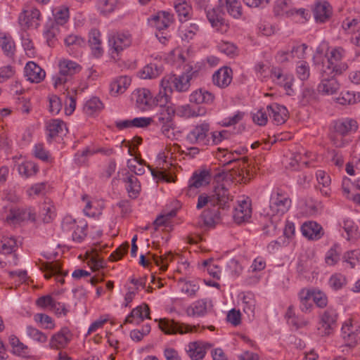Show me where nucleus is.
<instances>
[{
  "mask_svg": "<svg viewBox=\"0 0 360 360\" xmlns=\"http://www.w3.org/2000/svg\"><path fill=\"white\" fill-rule=\"evenodd\" d=\"M197 71L186 70L180 75L169 74L160 81V89L156 95V101L159 105H165L171 101V94L174 91L184 93L191 87V80L197 76Z\"/></svg>",
  "mask_w": 360,
  "mask_h": 360,
  "instance_id": "nucleus-1",
  "label": "nucleus"
},
{
  "mask_svg": "<svg viewBox=\"0 0 360 360\" xmlns=\"http://www.w3.org/2000/svg\"><path fill=\"white\" fill-rule=\"evenodd\" d=\"M290 206L291 200L286 193L277 191L271 194L269 207L264 212L274 228L276 227L281 217L289 210Z\"/></svg>",
  "mask_w": 360,
  "mask_h": 360,
  "instance_id": "nucleus-2",
  "label": "nucleus"
},
{
  "mask_svg": "<svg viewBox=\"0 0 360 360\" xmlns=\"http://www.w3.org/2000/svg\"><path fill=\"white\" fill-rule=\"evenodd\" d=\"M59 72L53 77V85L56 88L65 85L72 80V77L82 70V66L77 63L63 59L58 64Z\"/></svg>",
  "mask_w": 360,
  "mask_h": 360,
  "instance_id": "nucleus-3",
  "label": "nucleus"
},
{
  "mask_svg": "<svg viewBox=\"0 0 360 360\" xmlns=\"http://www.w3.org/2000/svg\"><path fill=\"white\" fill-rule=\"evenodd\" d=\"M328 63L322 65L321 68H329L336 74H342L348 68L347 64L342 62L345 58L346 51L341 46L332 47L326 53Z\"/></svg>",
  "mask_w": 360,
  "mask_h": 360,
  "instance_id": "nucleus-4",
  "label": "nucleus"
},
{
  "mask_svg": "<svg viewBox=\"0 0 360 360\" xmlns=\"http://www.w3.org/2000/svg\"><path fill=\"white\" fill-rule=\"evenodd\" d=\"M6 223L10 226H16L25 221L35 220V213L30 207H11L8 212L3 215Z\"/></svg>",
  "mask_w": 360,
  "mask_h": 360,
  "instance_id": "nucleus-5",
  "label": "nucleus"
},
{
  "mask_svg": "<svg viewBox=\"0 0 360 360\" xmlns=\"http://www.w3.org/2000/svg\"><path fill=\"white\" fill-rule=\"evenodd\" d=\"M338 74L330 70L329 68H321L320 79L318 91L322 94L332 95L340 89V84L335 78Z\"/></svg>",
  "mask_w": 360,
  "mask_h": 360,
  "instance_id": "nucleus-6",
  "label": "nucleus"
},
{
  "mask_svg": "<svg viewBox=\"0 0 360 360\" xmlns=\"http://www.w3.org/2000/svg\"><path fill=\"white\" fill-rule=\"evenodd\" d=\"M159 327L165 334H186L198 332L199 326H191L189 324L175 321L173 319H162L159 321Z\"/></svg>",
  "mask_w": 360,
  "mask_h": 360,
  "instance_id": "nucleus-7",
  "label": "nucleus"
},
{
  "mask_svg": "<svg viewBox=\"0 0 360 360\" xmlns=\"http://www.w3.org/2000/svg\"><path fill=\"white\" fill-rule=\"evenodd\" d=\"M151 25L154 26L159 33H156V37L161 43H165L167 40V36H164L162 30L167 29L174 22V15L167 11H159L153 15L149 20Z\"/></svg>",
  "mask_w": 360,
  "mask_h": 360,
  "instance_id": "nucleus-8",
  "label": "nucleus"
},
{
  "mask_svg": "<svg viewBox=\"0 0 360 360\" xmlns=\"http://www.w3.org/2000/svg\"><path fill=\"white\" fill-rule=\"evenodd\" d=\"M131 99L141 110H148L154 105H159L156 101V96L153 98L150 91L146 88L135 89L131 94Z\"/></svg>",
  "mask_w": 360,
  "mask_h": 360,
  "instance_id": "nucleus-9",
  "label": "nucleus"
},
{
  "mask_svg": "<svg viewBox=\"0 0 360 360\" xmlns=\"http://www.w3.org/2000/svg\"><path fill=\"white\" fill-rule=\"evenodd\" d=\"M210 124L206 122L195 125L186 135V140L192 144L207 145Z\"/></svg>",
  "mask_w": 360,
  "mask_h": 360,
  "instance_id": "nucleus-10",
  "label": "nucleus"
},
{
  "mask_svg": "<svg viewBox=\"0 0 360 360\" xmlns=\"http://www.w3.org/2000/svg\"><path fill=\"white\" fill-rule=\"evenodd\" d=\"M72 338V333L68 327L62 328L53 334L49 342V347L52 349H63L68 347Z\"/></svg>",
  "mask_w": 360,
  "mask_h": 360,
  "instance_id": "nucleus-11",
  "label": "nucleus"
},
{
  "mask_svg": "<svg viewBox=\"0 0 360 360\" xmlns=\"http://www.w3.org/2000/svg\"><path fill=\"white\" fill-rule=\"evenodd\" d=\"M211 205L219 206V208L224 209L229 207V203L233 200V196L229 191L223 184L217 185L211 195Z\"/></svg>",
  "mask_w": 360,
  "mask_h": 360,
  "instance_id": "nucleus-12",
  "label": "nucleus"
},
{
  "mask_svg": "<svg viewBox=\"0 0 360 360\" xmlns=\"http://www.w3.org/2000/svg\"><path fill=\"white\" fill-rule=\"evenodd\" d=\"M86 225H78L75 219L65 217L62 224V228L65 231H71L72 240L77 243H81L86 236Z\"/></svg>",
  "mask_w": 360,
  "mask_h": 360,
  "instance_id": "nucleus-13",
  "label": "nucleus"
},
{
  "mask_svg": "<svg viewBox=\"0 0 360 360\" xmlns=\"http://www.w3.org/2000/svg\"><path fill=\"white\" fill-rule=\"evenodd\" d=\"M131 36L129 33L115 32L112 34L108 39L110 46L117 53H120L124 49L130 46L131 44Z\"/></svg>",
  "mask_w": 360,
  "mask_h": 360,
  "instance_id": "nucleus-14",
  "label": "nucleus"
},
{
  "mask_svg": "<svg viewBox=\"0 0 360 360\" xmlns=\"http://www.w3.org/2000/svg\"><path fill=\"white\" fill-rule=\"evenodd\" d=\"M337 319V314L333 309H326L321 316L319 330L321 335L330 334L333 329Z\"/></svg>",
  "mask_w": 360,
  "mask_h": 360,
  "instance_id": "nucleus-15",
  "label": "nucleus"
},
{
  "mask_svg": "<svg viewBox=\"0 0 360 360\" xmlns=\"http://www.w3.org/2000/svg\"><path fill=\"white\" fill-rule=\"evenodd\" d=\"M175 113L181 118L191 119L204 116L207 113V110L202 106L184 104L175 108Z\"/></svg>",
  "mask_w": 360,
  "mask_h": 360,
  "instance_id": "nucleus-16",
  "label": "nucleus"
},
{
  "mask_svg": "<svg viewBox=\"0 0 360 360\" xmlns=\"http://www.w3.org/2000/svg\"><path fill=\"white\" fill-rule=\"evenodd\" d=\"M212 346L208 342L195 341L188 343L186 351L192 360H202L205 356L207 349L212 347Z\"/></svg>",
  "mask_w": 360,
  "mask_h": 360,
  "instance_id": "nucleus-17",
  "label": "nucleus"
},
{
  "mask_svg": "<svg viewBox=\"0 0 360 360\" xmlns=\"http://www.w3.org/2000/svg\"><path fill=\"white\" fill-rule=\"evenodd\" d=\"M233 79V70L224 66L214 72L212 75L214 85L221 89H225L230 85Z\"/></svg>",
  "mask_w": 360,
  "mask_h": 360,
  "instance_id": "nucleus-18",
  "label": "nucleus"
},
{
  "mask_svg": "<svg viewBox=\"0 0 360 360\" xmlns=\"http://www.w3.org/2000/svg\"><path fill=\"white\" fill-rule=\"evenodd\" d=\"M266 111L270 118L272 119V121L276 125L284 124L288 118V111L287 108L276 103L267 105Z\"/></svg>",
  "mask_w": 360,
  "mask_h": 360,
  "instance_id": "nucleus-19",
  "label": "nucleus"
},
{
  "mask_svg": "<svg viewBox=\"0 0 360 360\" xmlns=\"http://www.w3.org/2000/svg\"><path fill=\"white\" fill-rule=\"evenodd\" d=\"M212 301L205 298L200 299L191 304L186 310L188 316H203L212 308Z\"/></svg>",
  "mask_w": 360,
  "mask_h": 360,
  "instance_id": "nucleus-20",
  "label": "nucleus"
},
{
  "mask_svg": "<svg viewBox=\"0 0 360 360\" xmlns=\"http://www.w3.org/2000/svg\"><path fill=\"white\" fill-rule=\"evenodd\" d=\"M41 13L36 8L24 11L19 16V22L22 26L25 27H34L37 28L39 25Z\"/></svg>",
  "mask_w": 360,
  "mask_h": 360,
  "instance_id": "nucleus-21",
  "label": "nucleus"
},
{
  "mask_svg": "<svg viewBox=\"0 0 360 360\" xmlns=\"http://www.w3.org/2000/svg\"><path fill=\"white\" fill-rule=\"evenodd\" d=\"M25 76L30 82L39 83L44 79L46 72L36 63L29 61L25 67Z\"/></svg>",
  "mask_w": 360,
  "mask_h": 360,
  "instance_id": "nucleus-22",
  "label": "nucleus"
},
{
  "mask_svg": "<svg viewBox=\"0 0 360 360\" xmlns=\"http://www.w3.org/2000/svg\"><path fill=\"white\" fill-rule=\"evenodd\" d=\"M358 129L357 122L352 118H343L334 122L333 129L339 134L347 136L349 134L355 132Z\"/></svg>",
  "mask_w": 360,
  "mask_h": 360,
  "instance_id": "nucleus-23",
  "label": "nucleus"
},
{
  "mask_svg": "<svg viewBox=\"0 0 360 360\" xmlns=\"http://www.w3.org/2000/svg\"><path fill=\"white\" fill-rule=\"evenodd\" d=\"M313 13L317 22H325L329 20L332 15V6L328 1L316 2Z\"/></svg>",
  "mask_w": 360,
  "mask_h": 360,
  "instance_id": "nucleus-24",
  "label": "nucleus"
},
{
  "mask_svg": "<svg viewBox=\"0 0 360 360\" xmlns=\"http://www.w3.org/2000/svg\"><path fill=\"white\" fill-rule=\"evenodd\" d=\"M214 98L213 94L203 89H196L189 96L190 103L197 105L196 106H200V104H212Z\"/></svg>",
  "mask_w": 360,
  "mask_h": 360,
  "instance_id": "nucleus-25",
  "label": "nucleus"
},
{
  "mask_svg": "<svg viewBox=\"0 0 360 360\" xmlns=\"http://www.w3.org/2000/svg\"><path fill=\"white\" fill-rule=\"evenodd\" d=\"M158 106L160 108V110L154 117V120L153 121L158 127L173 120V117L175 114V108L171 102L165 105Z\"/></svg>",
  "mask_w": 360,
  "mask_h": 360,
  "instance_id": "nucleus-26",
  "label": "nucleus"
},
{
  "mask_svg": "<svg viewBox=\"0 0 360 360\" xmlns=\"http://www.w3.org/2000/svg\"><path fill=\"white\" fill-rule=\"evenodd\" d=\"M131 78L127 76H119L114 78L110 84V94L112 96H117L126 91L131 84Z\"/></svg>",
  "mask_w": 360,
  "mask_h": 360,
  "instance_id": "nucleus-27",
  "label": "nucleus"
},
{
  "mask_svg": "<svg viewBox=\"0 0 360 360\" xmlns=\"http://www.w3.org/2000/svg\"><path fill=\"white\" fill-rule=\"evenodd\" d=\"M252 215L251 204L249 201L242 200L235 208L233 219L236 223L241 224L247 221Z\"/></svg>",
  "mask_w": 360,
  "mask_h": 360,
  "instance_id": "nucleus-28",
  "label": "nucleus"
},
{
  "mask_svg": "<svg viewBox=\"0 0 360 360\" xmlns=\"http://www.w3.org/2000/svg\"><path fill=\"white\" fill-rule=\"evenodd\" d=\"M207 18L211 25L218 31H224L227 25L223 18V13L219 8H213L207 11Z\"/></svg>",
  "mask_w": 360,
  "mask_h": 360,
  "instance_id": "nucleus-29",
  "label": "nucleus"
},
{
  "mask_svg": "<svg viewBox=\"0 0 360 360\" xmlns=\"http://www.w3.org/2000/svg\"><path fill=\"white\" fill-rule=\"evenodd\" d=\"M302 234L311 240L320 239L323 235V229L315 221H308L302 224L301 227Z\"/></svg>",
  "mask_w": 360,
  "mask_h": 360,
  "instance_id": "nucleus-30",
  "label": "nucleus"
},
{
  "mask_svg": "<svg viewBox=\"0 0 360 360\" xmlns=\"http://www.w3.org/2000/svg\"><path fill=\"white\" fill-rule=\"evenodd\" d=\"M145 318L150 319V308L148 304H143V305L139 306L134 308L131 313L125 318L124 324L132 323L134 322V319H138L136 323H139Z\"/></svg>",
  "mask_w": 360,
  "mask_h": 360,
  "instance_id": "nucleus-31",
  "label": "nucleus"
},
{
  "mask_svg": "<svg viewBox=\"0 0 360 360\" xmlns=\"http://www.w3.org/2000/svg\"><path fill=\"white\" fill-rule=\"evenodd\" d=\"M342 335L347 347H354L356 345L358 337L350 320L343 324L342 327Z\"/></svg>",
  "mask_w": 360,
  "mask_h": 360,
  "instance_id": "nucleus-32",
  "label": "nucleus"
},
{
  "mask_svg": "<svg viewBox=\"0 0 360 360\" xmlns=\"http://www.w3.org/2000/svg\"><path fill=\"white\" fill-rule=\"evenodd\" d=\"M101 34L98 30L92 29L89 32V44L91 49L92 53L96 57H100L103 53L102 48Z\"/></svg>",
  "mask_w": 360,
  "mask_h": 360,
  "instance_id": "nucleus-33",
  "label": "nucleus"
},
{
  "mask_svg": "<svg viewBox=\"0 0 360 360\" xmlns=\"http://www.w3.org/2000/svg\"><path fill=\"white\" fill-rule=\"evenodd\" d=\"M0 47L8 58L13 60L16 47L13 39L10 35L0 34Z\"/></svg>",
  "mask_w": 360,
  "mask_h": 360,
  "instance_id": "nucleus-34",
  "label": "nucleus"
},
{
  "mask_svg": "<svg viewBox=\"0 0 360 360\" xmlns=\"http://www.w3.org/2000/svg\"><path fill=\"white\" fill-rule=\"evenodd\" d=\"M163 71V68L157 63H150L145 65L139 72V75L143 79H152L159 77Z\"/></svg>",
  "mask_w": 360,
  "mask_h": 360,
  "instance_id": "nucleus-35",
  "label": "nucleus"
},
{
  "mask_svg": "<svg viewBox=\"0 0 360 360\" xmlns=\"http://www.w3.org/2000/svg\"><path fill=\"white\" fill-rule=\"evenodd\" d=\"M174 8L179 20L183 23L191 18L192 7L186 0H176Z\"/></svg>",
  "mask_w": 360,
  "mask_h": 360,
  "instance_id": "nucleus-36",
  "label": "nucleus"
},
{
  "mask_svg": "<svg viewBox=\"0 0 360 360\" xmlns=\"http://www.w3.org/2000/svg\"><path fill=\"white\" fill-rule=\"evenodd\" d=\"M124 182L125 183V187L129 196L131 198H136L141 191V184L137 177L127 173L124 179Z\"/></svg>",
  "mask_w": 360,
  "mask_h": 360,
  "instance_id": "nucleus-37",
  "label": "nucleus"
},
{
  "mask_svg": "<svg viewBox=\"0 0 360 360\" xmlns=\"http://www.w3.org/2000/svg\"><path fill=\"white\" fill-rule=\"evenodd\" d=\"M219 209L217 207H208L202 212L200 217L205 226H213L215 224L218 223L220 220Z\"/></svg>",
  "mask_w": 360,
  "mask_h": 360,
  "instance_id": "nucleus-38",
  "label": "nucleus"
},
{
  "mask_svg": "<svg viewBox=\"0 0 360 360\" xmlns=\"http://www.w3.org/2000/svg\"><path fill=\"white\" fill-rule=\"evenodd\" d=\"M209 184V174L206 171L200 172L199 174L194 173L188 182V190L191 192L192 190L206 186Z\"/></svg>",
  "mask_w": 360,
  "mask_h": 360,
  "instance_id": "nucleus-39",
  "label": "nucleus"
},
{
  "mask_svg": "<svg viewBox=\"0 0 360 360\" xmlns=\"http://www.w3.org/2000/svg\"><path fill=\"white\" fill-rule=\"evenodd\" d=\"M316 179L319 186V189L323 195L328 196L330 194V176L323 170H317L316 172Z\"/></svg>",
  "mask_w": 360,
  "mask_h": 360,
  "instance_id": "nucleus-40",
  "label": "nucleus"
},
{
  "mask_svg": "<svg viewBox=\"0 0 360 360\" xmlns=\"http://www.w3.org/2000/svg\"><path fill=\"white\" fill-rule=\"evenodd\" d=\"M292 2L290 0H276L274 6V13L276 16H292Z\"/></svg>",
  "mask_w": 360,
  "mask_h": 360,
  "instance_id": "nucleus-41",
  "label": "nucleus"
},
{
  "mask_svg": "<svg viewBox=\"0 0 360 360\" xmlns=\"http://www.w3.org/2000/svg\"><path fill=\"white\" fill-rule=\"evenodd\" d=\"M54 21L51 24L58 27L59 25H65L70 18L69 8L65 6H60L53 11Z\"/></svg>",
  "mask_w": 360,
  "mask_h": 360,
  "instance_id": "nucleus-42",
  "label": "nucleus"
},
{
  "mask_svg": "<svg viewBox=\"0 0 360 360\" xmlns=\"http://www.w3.org/2000/svg\"><path fill=\"white\" fill-rule=\"evenodd\" d=\"M341 27L346 34L354 35L360 31V17H347L342 22Z\"/></svg>",
  "mask_w": 360,
  "mask_h": 360,
  "instance_id": "nucleus-43",
  "label": "nucleus"
},
{
  "mask_svg": "<svg viewBox=\"0 0 360 360\" xmlns=\"http://www.w3.org/2000/svg\"><path fill=\"white\" fill-rule=\"evenodd\" d=\"M222 6H225L227 12L234 18L238 19L242 16V7L239 0H219Z\"/></svg>",
  "mask_w": 360,
  "mask_h": 360,
  "instance_id": "nucleus-44",
  "label": "nucleus"
},
{
  "mask_svg": "<svg viewBox=\"0 0 360 360\" xmlns=\"http://www.w3.org/2000/svg\"><path fill=\"white\" fill-rule=\"evenodd\" d=\"M336 101L340 105H353L360 102V93L354 91H343L336 98Z\"/></svg>",
  "mask_w": 360,
  "mask_h": 360,
  "instance_id": "nucleus-45",
  "label": "nucleus"
},
{
  "mask_svg": "<svg viewBox=\"0 0 360 360\" xmlns=\"http://www.w3.org/2000/svg\"><path fill=\"white\" fill-rule=\"evenodd\" d=\"M198 31L199 26L198 24L194 22L189 24H184L183 22L179 27V32L182 40L187 41L193 39Z\"/></svg>",
  "mask_w": 360,
  "mask_h": 360,
  "instance_id": "nucleus-46",
  "label": "nucleus"
},
{
  "mask_svg": "<svg viewBox=\"0 0 360 360\" xmlns=\"http://www.w3.org/2000/svg\"><path fill=\"white\" fill-rule=\"evenodd\" d=\"M103 105L100 99L97 97H93L86 102L83 110L87 115H94L103 109Z\"/></svg>",
  "mask_w": 360,
  "mask_h": 360,
  "instance_id": "nucleus-47",
  "label": "nucleus"
},
{
  "mask_svg": "<svg viewBox=\"0 0 360 360\" xmlns=\"http://www.w3.org/2000/svg\"><path fill=\"white\" fill-rule=\"evenodd\" d=\"M298 295L300 302V308L301 311L304 313L311 311L313 308V304L310 302L311 300V290L303 288L300 291Z\"/></svg>",
  "mask_w": 360,
  "mask_h": 360,
  "instance_id": "nucleus-48",
  "label": "nucleus"
},
{
  "mask_svg": "<svg viewBox=\"0 0 360 360\" xmlns=\"http://www.w3.org/2000/svg\"><path fill=\"white\" fill-rule=\"evenodd\" d=\"M19 174L26 178L35 175L39 167L37 165L32 161H26L20 164L18 167Z\"/></svg>",
  "mask_w": 360,
  "mask_h": 360,
  "instance_id": "nucleus-49",
  "label": "nucleus"
},
{
  "mask_svg": "<svg viewBox=\"0 0 360 360\" xmlns=\"http://www.w3.org/2000/svg\"><path fill=\"white\" fill-rule=\"evenodd\" d=\"M341 250L338 244H334L326 252L325 262L328 266H334L340 259Z\"/></svg>",
  "mask_w": 360,
  "mask_h": 360,
  "instance_id": "nucleus-50",
  "label": "nucleus"
},
{
  "mask_svg": "<svg viewBox=\"0 0 360 360\" xmlns=\"http://www.w3.org/2000/svg\"><path fill=\"white\" fill-rule=\"evenodd\" d=\"M65 127V123L59 120H53L47 124L48 137L53 139L63 133V128Z\"/></svg>",
  "mask_w": 360,
  "mask_h": 360,
  "instance_id": "nucleus-51",
  "label": "nucleus"
},
{
  "mask_svg": "<svg viewBox=\"0 0 360 360\" xmlns=\"http://www.w3.org/2000/svg\"><path fill=\"white\" fill-rule=\"evenodd\" d=\"M17 249V241L14 237H3L0 242V252L11 254Z\"/></svg>",
  "mask_w": 360,
  "mask_h": 360,
  "instance_id": "nucleus-52",
  "label": "nucleus"
},
{
  "mask_svg": "<svg viewBox=\"0 0 360 360\" xmlns=\"http://www.w3.org/2000/svg\"><path fill=\"white\" fill-rule=\"evenodd\" d=\"M342 261L347 263L351 269H354L360 262V250H354L345 252Z\"/></svg>",
  "mask_w": 360,
  "mask_h": 360,
  "instance_id": "nucleus-53",
  "label": "nucleus"
},
{
  "mask_svg": "<svg viewBox=\"0 0 360 360\" xmlns=\"http://www.w3.org/2000/svg\"><path fill=\"white\" fill-rule=\"evenodd\" d=\"M347 283V277L340 273H335L333 274L328 281L330 287L335 290H338L342 288L346 285Z\"/></svg>",
  "mask_w": 360,
  "mask_h": 360,
  "instance_id": "nucleus-54",
  "label": "nucleus"
},
{
  "mask_svg": "<svg viewBox=\"0 0 360 360\" xmlns=\"http://www.w3.org/2000/svg\"><path fill=\"white\" fill-rule=\"evenodd\" d=\"M26 333L28 337L40 344L45 343L48 340V336L44 333L31 326H27Z\"/></svg>",
  "mask_w": 360,
  "mask_h": 360,
  "instance_id": "nucleus-55",
  "label": "nucleus"
},
{
  "mask_svg": "<svg viewBox=\"0 0 360 360\" xmlns=\"http://www.w3.org/2000/svg\"><path fill=\"white\" fill-rule=\"evenodd\" d=\"M66 46L71 49H76L85 46V40L82 37L71 34L66 37L64 39Z\"/></svg>",
  "mask_w": 360,
  "mask_h": 360,
  "instance_id": "nucleus-56",
  "label": "nucleus"
},
{
  "mask_svg": "<svg viewBox=\"0 0 360 360\" xmlns=\"http://www.w3.org/2000/svg\"><path fill=\"white\" fill-rule=\"evenodd\" d=\"M311 299L315 304L319 308H324L328 304V297L323 292L313 289L311 290Z\"/></svg>",
  "mask_w": 360,
  "mask_h": 360,
  "instance_id": "nucleus-57",
  "label": "nucleus"
},
{
  "mask_svg": "<svg viewBox=\"0 0 360 360\" xmlns=\"http://www.w3.org/2000/svg\"><path fill=\"white\" fill-rule=\"evenodd\" d=\"M34 320L37 323L41 324L42 327L45 329H53L55 328V323L53 319L45 314H36L34 316Z\"/></svg>",
  "mask_w": 360,
  "mask_h": 360,
  "instance_id": "nucleus-58",
  "label": "nucleus"
},
{
  "mask_svg": "<svg viewBox=\"0 0 360 360\" xmlns=\"http://www.w3.org/2000/svg\"><path fill=\"white\" fill-rule=\"evenodd\" d=\"M153 258L155 264L160 266V270L165 271L167 269L168 263L172 261L174 255L169 252L160 257L153 255Z\"/></svg>",
  "mask_w": 360,
  "mask_h": 360,
  "instance_id": "nucleus-59",
  "label": "nucleus"
},
{
  "mask_svg": "<svg viewBox=\"0 0 360 360\" xmlns=\"http://www.w3.org/2000/svg\"><path fill=\"white\" fill-rule=\"evenodd\" d=\"M330 141L333 146L337 148H343L350 142V140L345 135L339 134L335 129L330 134Z\"/></svg>",
  "mask_w": 360,
  "mask_h": 360,
  "instance_id": "nucleus-60",
  "label": "nucleus"
},
{
  "mask_svg": "<svg viewBox=\"0 0 360 360\" xmlns=\"http://www.w3.org/2000/svg\"><path fill=\"white\" fill-rule=\"evenodd\" d=\"M308 46L306 44H295L293 45L290 49H288L290 53L291 58H298L302 59L304 58L306 56V50Z\"/></svg>",
  "mask_w": 360,
  "mask_h": 360,
  "instance_id": "nucleus-61",
  "label": "nucleus"
},
{
  "mask_svg": "<svg viewBox=\"0 0 360 360\" xmlns=\"http://www.w3.org/2000/svg\"><path fill=\"white\" fill-rule=\"evenodd\" d=\"M243 309L248 316H254L255 309V301L251 295H245L243 299Z\"/></svg>",
  "mask_w": 360,
  "mask_h": 360,
  "instance_id": "nucleus-62",
  "label": "nucleus"
},
{
  "mask_svg": "<svg viewBox=\"0 0 360 360\" xmlns=\"http://www.w3.org/2000/svg\"><path fill=\"white\" fill-rule=\"evenodd\" d=\"M180 285L182 292L190 297L195 296L199 290V286L193 281H181Z\"/></svg>",
  "mask_w": 360,
  "mask_h": 360,
  "instance_id": "nucleus-63",
  "label": "nucleus"
},
{
  "mask_svg": "<svg viewBox=\"0 0 360 360\" xmlns=\"http://www.w3.org/2000/svg\"><path fill=\"white\" fill-rule=\"evenodd\" d=\"M58 32V27L52 24H47L44 31V37L49 46H52L54 44V39Z\"/></svg>",
  "mask_w": 360,
  "mask_h": 360,
  "instance_id": "nucleus-64",
  "label": "nucleus"
}]
</instances>
